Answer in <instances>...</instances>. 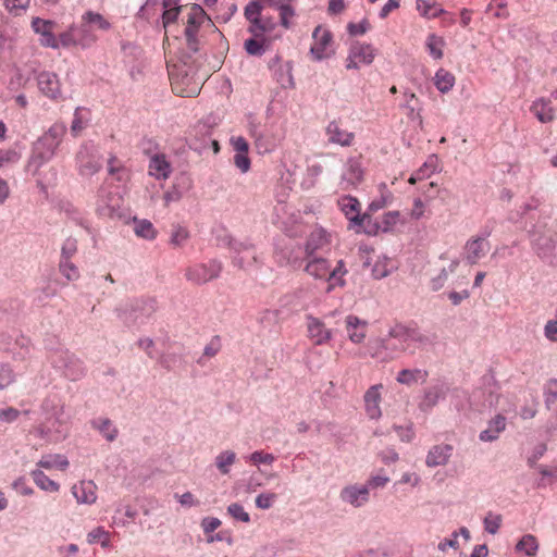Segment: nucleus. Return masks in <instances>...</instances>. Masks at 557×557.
Wrapping results in <instances>:
<instances>
[{
    "mask_svg": "<svg viewBox=\"0 0 557 557\" xmlns=\"http://www.w3.org/2000/svg\"><path fill=\"white\" fill-rule=\"evenodd\" d=\"M30 476L35 484L42 491L57 493L60 490V484L49 479L41 470H34Z\"/></svg>",
    "mask_w": 557,
    "mask_h": 557,
    "instance_id": "obj_33",
    "label": "nucleus"
},
{
    "mask_svg": "<svg viewBox=\"0 0 557 557\" xmlns=\"http://www.w3.org/2000/svg\"><path fill=\"white\" fill-rule=\"evenodd\" d=\"M557 246V234L548 231L547 234L540 235L534 239V249L539 257H547Z\"/></svg>",
    "mask_w": 557,
    "mask_h": 557,
    "instance_id": "obj_26",
    "label": "nucleus"
},
{
    "mask_svg": "<svg viewBox=\"0 0 557 557\" xmlns=\"http://www.w3.org/2000/svg\"><path fill=\"white\" fill-rule=\"evenodd\" d=\"M85 373L83 362L74 355L67 356V363L65 364V374L71 380H77Z\"/></svg>",
    "mask_w": 557,
    "mask_h": 557,
    "instance_id": "obj_39",
    "label": "nucleus"
},
{
    "mask_svg": "<svg viewBox=\"0 0 557 557\" xmlns=\"http://www.w3.org/2000/svg\"><path fill=\"white\" fill-rule=\"evenodd\" d=\"M76 36L78 37V45L82 47H89L97 40V37L91 32V27L85 25L84 22H82L79 28H76Z\"/></svg>",
    "mask_w": 557,
    "mask_h": 557,
    "instance_id": "obj_43",
    "label": "nucleus"
},
{
    "mask_svg": "<svg viewBox=\"0 0 557 557\" xmlns=\"http://www.w3.org/2000/svg\"><path fill=\"white\" fill-rule=\"evenodd\" d=\"M506 429V418L502 414H497L488 423V428L480 433V440L483 442H492L496 440L504 430Z\"/></svg>",
    "mask_w": 557,
    "mask_h": 557,
    "instance_id": "obj_29",
    "label": "nucleus"
},
{
    "mask_svg": "<svg viewBox=\"0 0 557 557\" xmlns=\"http://www.w3.org/2000/svg\"><path fill=\"white\" fill-rule=\"evenodd\" d=\"M253 23L248 21V32L252 35L251 38L245 40L244 47L248 54L250 55H261L264 53L265 48L269 46V40L267 39V35L273 32L274 29H253Z\"/></svg>",
    "mask_w": 557,
    "mask_h": 557,
    "instance_id": "obj_11",
    "label": "nucleus"
},
{
    "mask_svg": "<svg viewBox=\"0 0 557 557\" xmlns=\"http://www.w3.org/2000/svg\"><path fill=\"white\" fill-rule=\"evenodd\" d=\"M227 513L235 520L248 523L250 522V516L245 508L238 503H232L227 507Z\"/></svg>",
    "mask_w": 557,
    "mask_h": 557,
    "instance_id": "obj_50",
    "label": "nucleus"
},
{
    "mask_svg": "<svg viewBox=\"0 0 557 557\" xmlns=\"http://www.w3.org/2000/svg\"><path fill=\"white\" fill-rule=\"evenodd\" d=\"M400 222L399 211H388L384 213L379 223V228L382 232L392 231Z\"/></svg>",
    "mask_w": 557,
    "mask_h": 557,
    "instance_id": "obj_42",
    "label": "nucleus"
},
{
    "mask_svg": "<svg viewBox=\"0 0 557 557\" xmlns=\"http://www.w3.org/2000/svg\"><path fill=\"white\" fill-rule=\"evenodd\" d=\"M168 73L172 90L181 97H193L199 94L205 75L199 74V66L189 58L170 61Z\"/></svg>",
    "mask_w": 557,
    "mask_h": 557,
    "instance_id": "obj_2",
    "label": "nucleus"
},
{
    "mask_svg": "<svg viewBox=\"0 0 557 557\" xmlns=\"http://www.w3.org/2000/svg\"><path fill=\"white\" fill-rule=\"evenodd\" d=\"M445 45V39L436 34H430L425 40V47L430 55L435 60H441L443 58V49Z\"/></svg>",
    "mask_w": 557,
    "mask_h": 557,
    "instance_id": "obj_34",
    "label": "nucleus"
},
{
    "mask_svg": "<svg viewBox=\"0 0 557 557\" xmlns=\"http://www.w3.org/2000/svg\"><path fill=\"white\" fill-rule=\"evenodd\" d=\"M65 133L66 126L64 124H52L49 129L34 144L33 160L38 161L39 165L49 161L54 156Z\"/></svg>",
    "mask_w": 557,
    "mask_h": 557,
    "instance_id": "obj_4",
    "label": "nucleus"
},
{
    "mask_svg": "<svg viewBox=\"0 0 557 557\" xmlns=\"http://www.w3.org/2000/svg\"><path fill=\"white\" fill-rule=\"evenodd\" d=\"M363 181V169L361 162L357 158H350L344 165L341 186L344 190L356 188Z\"/></svg>",
    "mask_w": 557,
    "mask_h": 557,
    "instance_id": "obj_9",
    "label": "nucleus"
},
{
    "mask_svg": "<svg viewBox=\"0 0 557 557\" xmlns=\"http://www.w3.org/2000/svg\"><path fill=\"white\" fill-rule=\"evenodd\" d=\"M420 482L421 478L417 472H405L396 484H408L411 487H417Z\"/></svg>",
    "mask_w": 557,
    "mask_h": 557,
    "instance_id": "obj_63",
    "label": "nucleus"
},
{
    "mask_svg": "<svg viewBox=\"0 0 557 557\" xmlns=\"http://www.w3.org/2000/svg\"><path fill=\"white\" fill-rule=\"evenodd\" d=\"M99 198L97 212L102 216H111L119 207V197L110 194L108 195V201L103 199V195H99Z\"/></svg>",
    "mask_w": 557,
    "mask_h": 557,
    "instance_id": "obj_38",
    "label": "nucleus"
},
{
    "mask_svg": "<svg viewBox=\"0 0 557 557\" xmlns=\"http://www.w3.org/2000/svg\"><path fill=\"white\" fill-rule=\"evenodd\" d=\"M134 224V231L137 236L143 237L145 239H153L156 237L157 232L150 221L135 219Z\"/></svg>",
    "mask_w": 557,
    "mask_h": 557,
    "instance_id": "obj_40",
    "label": "nucleus"
},
{
    "mask_svg": "<svg viewBox=\"0 0 557 557\" xmlns=\"http://www.w3.org/2000/svg\"><path fill=\"white\" fill-rule=\"evenodd\" d=\"M491 245L485 237H472L465 245V258L470 264H476L490 251Z\"/></svg>",
    "mask_w": 557,
    "mask_h": 557,
    "instance_id": "obj_13",
    "label": "nucleus"
},
{
    "mask_svg": "<svg viewBox=\"0 0 557 557\" xmlns=\"http://www.w3.org/2000/svg\"><path fill=\"white\" fill-rule=\"evenodd\" d=\"M338 206L348 220L356 224H361L366 215H360V202L351 196H344L338 200Z\"/></svg>",
    "mask_w": 557,
    "mask_h": 557,
    "instance_id": "obj_24",
    "label": "nucleus"
},
{
    "mask_svg": "<svg viewBox=\"0 0 557 557\" xmlns=\"http://www.w3.org/2000/svg\"><path fill=\"white\" fill-rule=\"evenodd\" d=\"M276 494L272 492L261 493L256 497L255 503L259 509L265 510L273 506V504L276 500Z\"/></svg>",
    "mask_w": 557,
    "mask_h": 557,
    "instance_id": "obj_54",
    "label": "nucleus"
},
{
    "mask_svg": "<svg viewBox=\"0 0 557 557\" xmlns=\"http://www.w3.org/2000/svg\"><path fill=\"white\" fill-rule=\"evenodd\" d=\"M32 28L36 34L40 35L39 41L41 46L53 49L59 48L58 38L53 34L55 28L53 21L35 17L32 21Z\"/></svg>",
    "mask_w": 557,
    "mask_h": 557,
    "instance_id": "obj_12",
    "label": "nucleus"
},
{
    "mask_svg": "<svg viewBox=\"0 0 557 557\" xmlns=\"http://www.w3.org/2000/svg\"><path fill=\"white\" fill-rule=\"evenodd\" d=\"M15 380L12 368L8 364H0V391L7 388Z\"/></svg>",
    "mask_w": 557,
    "mask_h": 557,
    "instance_id": "obj_53",
    "label": "nucleus"
},
{
    "mask_svg": "<svg viewBox=\"0 0 557 557\" xmlns=\"http://www.w3.org/2000/svg\"><path fill=\"white\" fill-rule=\"evenodd\" d=\"M77 160L79 163V173L83 176H91L101 169L100 160L97 157L89 154L88 151H79Z\"/></svg>",
    "mask_w": 557,
    "mask_h": 557,
    "instance_id": "obj_27",
    "label": "nucleus"
},
{
    "mask_svg": "<svg viewBox=\"0 0 557 557\" xmlns=\"http://www.w3.org/2000/svg\"><path fill=\"white\" fill-rule=\"evenodd\" d=\"M539 542L532 534H525L516 545V550L524 553L527 556L534 557L537 554Z\"/></svg>",
    "mask_w": 557,
    "mask_h": 557,
    "instance_id": "obj_37",
    "label": "nucleus"
},
{
    "mask_svg": "<svg viewBox=\"0 0 557 557\" xmlns=\"http://www.w3.org/2000/svg\"><path fill=\"white\" fill-rule=\"evenodd\" d=\"M416 8L420 15L425 18H435L447 12L436 2H430L428 0H416Z\"/></svg>",
    "mask_w": 557,
    "mask_h": 557,
    "instance_id": "obj_31",
    "label": "nucleus"
},
{
    "mask_svg": "<svg viewBox=\"0 0 557 557\" xmlns=\"http://www.w3.org/2000/svg\"><path fill=\"white\" fill-rule=\"evenodd\" d=\"M58 41H59V46L61 45L63 47L78 45V37L76 36V27L71 26L69 28V30L60 34Z\"/></svg>",
    "mask_w": 557,
    "mask_h": 557,
    "instance_id": "obj_56",
    "label": "nucleus"
},
{
    "mask_svg": "<svg viewBox=\"0 0 557 557\" xmlns=\"http://www.w3.org/2000/svg\"><path fill=\"white\" fill-rule=\"evenodd\" d=\"M234 164L242 173L248 172L251 164L248 153L236 152L234 156Z\"/></svg>",
    "mask_w": 557,
    "mask_h": 557,
    "instance_id": "obj_62",
    "label": "nucleus"
},
{
    "mask_svg": "<svg viewBox=\"0 0 557 557\" xmlns=\"http://www.w3.org/2000/svg\"><path fill=\"white\" fill-rule=\"evenodd\" d=\"M429 376V372L423 369H403L398 372L396 381L403 385H413L419 382L424 383Z\"/></svg>",
    "mask_w": 557,
    "mask_h": 557,
    "instance_id": "obj_28",
    "label": "nucleus"
},
{
    "mask_svg": "<svg viewBox=\"0 0 557 557\" xmlns=\"http://www.w3.org/2000/svg\"><path fill=\"white\" fill-rule=\"evenodd\" d=\"M188 231L185 227L177 226L173 230L171 236V244L176 247H180L188 239Z\"/></svg>",
    "mask_w": 557,
    "mask_h": 557,
    "instance_id": "obj_61",
    "label": "nucleus"
},
{
    "mask_svg": "<svg viewBox=\"0 0 557 557\" xmlns=\"http://www.w3.org/2000/svg\"><path fill=\"white\" fill-rule=\"evenodd\" d=\"M77 251V240L75 238L69 237L64 240L61 248V260H71V258Z\"/></svg>",
    "mask_w": 557,
    "mask_h": 557,
    "instance_id": "obj_57",
    "label": "nucleus"
},
{
    "mask_svg": "<svg viewBox=\"0 0 557 557\" xmlns=\"http://www.w3.org/2000/svg\"><path fill=\"white\" fill-rule=\"evenodd\" d=\"M454 446L450 444H437L430 448L425 457V465L429 468L446 466L453 455Z\"/></svg>",
    "mask_w": 557,
    "mask_h": 557,
    "instance_id": "obj_16",
    "label": "nucleus"
},
{
    "mask_svg": "<svg viewBox=\"0 0 557 557\" xmlns=\"http://www.w3.org/2000/svg\"><path fill=\"white\" fill-rule=\"evenodd\" d=\"M375 58V49L364 42H354L346 58L347 70H358L362 65H370Z\"/></svg>",
    "mask_w": 557,
    "mask_h": 557,
    "instance_id": "obj_8",
    "label": "nucleus"
},
{
    "mask_svg": "<svg viewBox=\"0 0 557 557\" xmlns=\"http://www.w3.org/2000/svg\"><path fill=\"white\" fill-rule=\"evenodd\" d=\"M82 22L91 28L95 27L100 30H108L111 27L110 22L103 15L92 11L85 12L82 16Z\"/></svg>",
    "mask_w": 557,
    "mask_h": 557,
    "instance_id": "obj_35",
    "label": "nucleus"
},
{
    "mask_svg": "<svg viewBox=\"0 0 557 557\" xmlns=\"http://www.w3.org/2000/svg\"><path fill=\"white\" fill-rule=\"evenodd\" d=\"M37 81L40 91L48 98L58 99L61 96L60 82L54 73L42 72Z\"/></svg>",
    "mask_w": 557,
    "mask_h": 557,
    "instance_id": "obj_21",
    "label": "nucleus"
},
{
    "mask_svg": "<svg viewBox=\"0 0 557 557\" xmlns=\"http://www.w3.org/2000/svg\"><path fill=\"white\" fill-rule=\"evenodd\" d=\"M435 161L432 160L430 162H425L417 172L414 175H412L410 178H409V183L410 184H416V182L418 180H422L424 178L425 176H429L431 173H433L435 171Z\"/></svg>",
    "mask_w": 557,
    "mask_h": 557,
    "instance_id": "obj_58",
    "label": "nucleus"
},
{
    "mask_svg": "<svg viewBox=\"0 0 557 557\" xmlns=\"http://www.w3.org/2000/svg\"><path fill=\"white\" fill-rule=\"evenodd\" d=\"M394 430L397 432L398 436L403 442H411L414 437V431L412 429V424H408L405 426L395 425Z\"/></svg>",
    "mask_w": 557,
    "mask_h": 557,
    "instance_id": "obj_64",
    "label": "nucleus"
},
{
    "mask_svg": "<svg viewBox=\"0 0 557 557\" xmlns=\"http://www.w3.org/2000/svg\"><path fill=\"white\" fill-rule=\"evenodd\" d=\"M434 85L438 91L448 92L455 85V76L445 69H438L433 78Z\"/></svg>",
    "mask_w": 557,
    "mask_h": 557,
    "instance_id": "obj_32",
    "label": "nucleus"
},
{
    "mask_svg": "<svg viewBox=\"0 0 557 557\" xmlns=\"http://www.w3.org/2000/svg\"><path fill=\"white\" fill-rule=\"evenodd\" d=\"M325 134L329 143L336 144L343 147L351 146L355 135L351 132L343 128L336 121H332L327 124Z\"/></svg>",
    "mask_w": 557,
    "mask_h": 557,
    "instance_id": "obj_20",
    "label": "nucleus"
},
{
    "mask_svg": "<svg viewBox=\"0 0 557 557\" xmlns=\"http://www.w3.org/2000/svg\"><path fill=\"white\" fill-rule=\"evenodd\" d=\"M87 542L89 544L100 543L102 547H109L110 533L101 527L95 528L87 534Z\"/></svg>",
    "mask_w": 557,
    "mask_h": 557,
    "instance_id": "obj_41",
    "label": "nucleus"
},
{
    "mask_svg": "<svg viewBox=\"0 0 557 557\" xmlns=\"http://www.w3.org/2000/svg\"><path fill=\"white\" fill-rule=\"evenodd\" d=\"M530 111L542 123H549L555 119V109L552 106V101L546 98H539L533 101Z\"/></svg>",
    "mask_w": 557,
    "mask_h": 557,
    "instance_id": "obj_25",
    "label": "nucleus"
},
{
    "mask_svg": "<svg viewBox=\"0 0 557 557\" xmlns=\"http://www.w3.org/2000/svg\"><path fill=\"white\" fill-rule=\"evenodd\" d=\"M313 44L311 46V54L315 60H322L329 57L327 48L332 41V35L322 26L315 27L313 34Z\"/></svg>",
    "mask_w": 557,
    "mask_h": 557,
    "instance_id": "obj_14",
    "label": "nucleus"
},
{
    "mask_svg": "<svg viewBox=\"0 0 557 557\" xmlns=\"http://www.w3.org/2000/svg\"><path fill=\"white\" fill-rule=\"evenodd\" d=\"M345 327L348 338L355 344H361L368 331V322L356 315L349 314L345 318Z\"/></svg>",
    "mask_w": 557,
    "mask_h": 557,
    "instance_id": "obj_19",
    "label": "nucleus"
},
{
    "mask_svg": "<svg viewBox=\"0 0 557 557\" xmlns=\"http://www.w3.org/2000/svg\"><path fill=\"white\" fill-rule=\"evenodd\" d=\"M88 119L84 115L83 109H76L74 113V119L71 125V133L73 136H78L81 132L85 128Z\"/></svg>",
    "mask_w": 557,
    "mask_h": 557,
    "instance_id": "obj_49",
    "label": "nucleus"
},
{
    "mask_svg": "<svg viewBox=\"0 0 557 557\" xmlns=\"http://www.w3.org/2000/svg\"><path fill=\"white\" fill-rule=\"evenodd\" d=\"M108 172L110 175L115 176L117 181L124 180V176L126 174V170L121 163V161L112 157L108 161Z\"/></svg>",
    "mask_w": 557,
    "mask_h": 557,
    "instance_id": "obj_52",
    "label": "nucleus"
},
{
    "mask_svg": "<svg viewBox=\"0 0 557 557\" xmlns=\"http://www.w3.org/2000/svg\"><path fill=\"white\" fill-rule=\"evenodd\" d=\"M69 465L70 462L67 458L60 454L44 455L37 463L38 467L45 468L47 470L58 469L61 471H65Z\"/></svg>",
    "mask_w": 557,
    "mask_h": 557,
    "instance_id": "obj_30",
    "label": "nucleus"
},
{
    "mask_svg": "<svg viewBox=\"0 0 557 557\" xmlns=\"http://www.w3.org/2000/svg\"><path fill=\"white\" fill-rule=\"evenodd\" d=\"M294 0H286L285 3H282L278 8H276L280 12L281 24L288 28L290 26V21L295 16V8L293 5Z\"/></svg>",
    "mask_w": 557,
    "mask_h": 557,
    "instance_id": "obj_44",
    "label": "nucleus"
},
{
    "mask_svg": "<svg viewBox=\"0 0 557 557\" xmlns=\"http://www.w3.org/2000/svg\"><path fill=\"white\" fill-rule=\"evenodd\" d=\"M149 175L157 180H168L172 173V165L168 161L165 154L156 153L150 158L148 166Z\"/></svg>",
    "mask_w": 557,
    "mask_h": 557,
    "instance_id": "obj_22",
    "label": "nucleus"
},
{
    "mask_svg": "<svg viewBox=\"0 0 557 557\" xmlns=\"http://www.w3.org/2000/svg\"><path fill=\"white\" fill-rule=\"evenodd\" d=\"M343 502L354 507H361L369 502L368 487L364 485H348L341 491Z\"/></svg>",
    "mask_w": 557,
    "mask_h": 557,
    "instance_id": "obj_17",
    "label": "nucleus"
},
{
    "mask_svg": "<svg viewBox=\"0 0 557 557\" xmlns=\"http://www.w3.org/2000/svg\"><path fill=\"white\" fill-rule=\"evenodd\" d=\"M60 272L67 281H77L79 278V271L77 267L70 260H60Z\"/></svg>",
    "mask_w": 557,
    "mask_h": 557,
    "instance_id": "obj_47",
    "label": "nucleus"
},
{
    "mask_svg": "<svg viewBox=\"0 0 557 557\" xmlns=\"http://www.w3.org/2000/svg\"><path fill=\"white\" fill-rule=\"evenodd\" d=\"M286 0H252L246 7L244 15L247 21L253 23V29H275L276 22L273 17L263 14L264 7L278 8Z\"/></svg>",
    "mask_w": 557,
    "mask_h": 557,
    "instance_id": "obj_5",
    "label": "nucleus"
},
{
    "mask_svg": "<svg viewBox=\"0 0 557 557\" xmlns=\"http://www.w3.org/2000/svg\"><path fill=\"white\" fill-rule=\"evenodd\" d=\"M72 494L77 503L91 505L97 500V485L92 481H81L72 486Z\"/></svg>",
    "mask_w": 557,
    "mask_h": 557,
    "instance_id": "obj_23",
    "label": "nucleus"
},
{
    "mask_svg": "<svg viewBox=\"0 0 557 557\" xmlns=\"http://www.w3.org/2000/svg\"><path fill=\"white\" fill-rule=\"evenodd\" d=\"M380 344L386 354L382 356V351L375 350L372 357L386 360L394 359L398 352H409L412 355L417 348L430 344V339L418 327L398 323L389 329L387 335L380 341Z\"/></svg>",
    "mask_w": 557,
    "mask_h": 557,
    "instance_id": "obj_1",
    "label": "nucleus"
},
{
    "mask_svg": "<svg viewBox=\"0 0 557 557\" xmlns=\"http://www.w3.org/2000/svg\"><path fill=\"white\" fill-rule=\"evenodd\" d=\"M184 8H170L164 10L162 15V23L164 28L166 29L171 24L175 23L177 21V17L182 11H184Z\"/></svg>",
    "mask_w": 557,
    "mask_h": 557,
    "instance_id": "obj_60",
    "label": "nucleus"
},
{
    "mask_svg": "<svg viewBox=\"0 0 557 557\" xmlns=\"http://www.w3.org/2000/svg\"><path fill=\"white\" fill-rule=\"evenodd\" d=\"M222 263L218 260H210L207 263H197L186 269L185 277L196 285L208 283L220 276Z\"/></svg>",
    "mask_w": 557,
    "mask_h": 557,
    "instance_id": "obj_6",
    "label": "nucleus"
},
{
    "mask_svg": "<svg viewBox=\"0 0 557 557\" xmlns=\"http://www.w3.org/2000/svg\"><path fill=\"white\" fill-rule=\"evenodd\" d=\"M96 428L100 431V433L109 441L112 442L117 436V429L113 425L112 421L109 419L99 420V424Z\"/></svg>",
    "mask_w": 557,
    "mask_h": 557,
    "instance_id": "obj_46",
    "label": "nucleus"
},
{
    "mask_svg": "<svg viewBox=\"0 0 557 557\" xmlns=\"http://www.w3.org/2000/svg\"><path fill=\"white\" fill-rule=\"evenodd\" d=\"M486 12H493L496 18L506 20L509 16L507 2L505 0H493L486 8Z\"/></svg>",
    "mask_w": 557,
    "mask_h": 557,
    "instance_id": "obj_45",
    "label": "nucleus"
},
{
    "mask_svg": "<svg viewBox=\"0 0 557 557\" xmlns=\"http://www.w3.org/2000/svg\"><path fill=\"white\" fill-rule=\"evenodd\" d=\"M185 18H186V26L184 29L188 47L196 51L197 50V32L199 27L205 23V21L208 18L205 10L198 5L193 4L190 7H185Z\"/></svg>",
    "mask_w": 557,
    "mask_h": 557,
    "instance_id": "obj_7",
    "label": "nucleus"
},
{
    "mask_svg": "<svg viewBox=\"0 0 557 557\" xmlns=\"http://www.w3.org/2000/svg\"><path fill=\"white\" fill-rule=\"evenodd\" d=\"M502 525V516L490 512L484 519V529L491 534H496Z\"/></svg>",
    "mask_w": 557,
    "mask_h": 557,
    "instance_id": "obj_55",
    "label": "nucleus"
},
{
    "mask_svg": "<svg viewBox=\"0 0 557 557\" xmlns=\"http://www.w3.org/2000/svg\"><path fill=\"white\" fill-rule=\"evenodd\" d=\"M383 391V384H374L363 395L366 413L372 420H379L382 417L381 403Z\"/></svg>",
    "mask_w": 557,
    "mask_h": 557,
    "instance_id": "obj_10",
    "label": "nucleus"
},
{
    "mask_svg": "<svg viewBox=\"0 0 557 557\" xmlns=\"http://www.w3.org/2000/svg\"><path fill=\"white\" fill-rule=\"evenodd\" d=\"M304 270L314 280L326 282V293H331L336 287H343L345 285L344 276L347 274V269L343 260H338L333 267L325 258L310 257L306 258Z\"/></svg>",
    "mask_w": 557,
    "mask_h": 557,
    "instance_id": "obj_3",
    "label": "nucleus"
},
{
    "mask_svg": "<svg viewBox=\"0 0 557 557\" xmlns=\"http://www.w3.org/2000/svg\"><path fill=\"white\" fill-rule=\"evenodd\" d=\"M389 482V478L382 473H376L374 475H371L364 486L368 487V492L372 488H380L384 487Z\"/></svg>",
    "mask_w": 557,
    "mask_h": 557,
    "instance_id": "obj_59",
    "label": "nucleus"
},
{
    "mask_svg": "<svg viewBox=\"0 0 557 557\" xmlns=\"http://www.w3.org/2000/svg\"><path fill=\"white\" fill-rule=\"evenodd\" d=\"M307 331L309 338L314 345H324L332 339V331L325 324L314 317L307 318Z\"/></svg>",
    "mask_w": 557,
    "mask_h": 557,
    "instance_id": "obj_15",
    "label": "nucleus"
},
{
    "mask_svg": "<svg viewBox=\"0 0 557 557\" xmlns=\"http://www.w3.org/2000/svg\"><path fill=\"white\" fill-rule=\"evenodd\" d=\"M246 459L256 466L260 463L272 465L275 461V456L262 450H257L246 457Z\"/></svg>",
    "mask_w": 557,
    "mask_h": 557,
    "instance_id": "obj_51",
    "label": "nucleus"
},
{
    "mask_svg": "<svg viewBox=\"0 0 557 557\" xmlns=\"http://www.w3.org/2000/svg\"><path fill=\"white\" fill-rule=\"evenodd\" d=\"M236 454L233 450L221 451L214 459V463L221 474H228L231 467L236 461Z\"/></svg>",
    "mask_w": 557,
    "mask_h": 557,
    "instance_id": "obj_36",
    "label": "nucleus"
},
{
    "mask_svg": "<svg viewBox=\"0 0 557 557\" xmlns=\"http://www.w3.org/2000/svg\"><path fill=\"white\" fill-rule=\"evenodd\" d=\"M331 243L330 235L323 228L313 230L306 243V258L318 257L317 252L323 250Z\"/></svg>",
    "mask_w": 557,
    "mask_h": 557,
    "instance_id": "obj_18",
    "label": "nucleus"
},
{
    "mask_svg": "<svg viewBox=\"0 0 557 557\" xmlns=\"http://www.w3.org/2000/svg\"><path fill=\"white\" fill-rule=\"evenodd\" d=\"M30 0H4L5 9L13 15H22L29 7Z\"/></svg>",
    "mask_w": 557,
    "mask_h": 557,
    "instance_id": "obj_48",
    "label": "nucleus"
}]
</instances>
